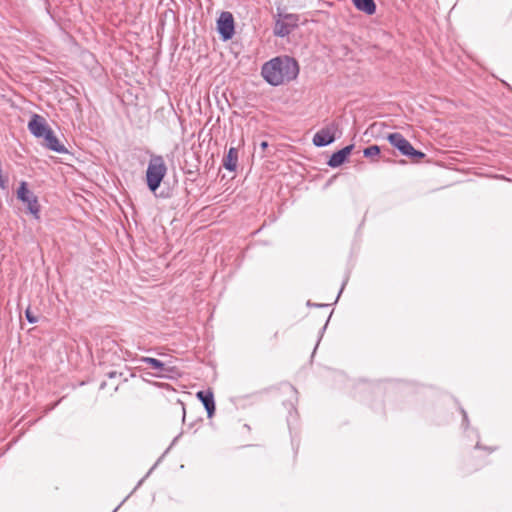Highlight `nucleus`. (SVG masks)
I'll return each instance as SVG.
<instances>
[{
	"label": "nucleus",
	"mask_w": 512,
	"mask_h": 512,
	"mask_svg": "<svg viewBox=\"0 0 512 512\" xmlns=\"http://www.w3.org/2000/svg\"><path fill=\"white\" fill-rule=\"evenodd\" d=\"M261 74L269 84L278 86L294 80L299 74V66L291 57H276L263 65Z\"/></svg>",
	"instance_id": "nucleus-1"
},
{
	"label": "nucleus",
	"mask_w": 512,
	"mask_h": 512,
	"mask_svg": "<svg viewBox=\"0 0 512 512\" xmlns=\"http://www.w3.org/2000/svg\"><path fill=\"white\" fill-rule=\"evenodd\" d=\"M166 173L167 166L164 158L161 155H152L146 171L147 186L152 192L159 188Z\"/></svg>",
	"instance_id": "nucleus-2"
},
{
	"label": "nucleus",
	"mask_w": 512,
	"mask_h": 512,
	"mask_svg": "<svg viewBox=\"0 0 512 512\" xmlns=\"http://www.w3.org/2000/svg\"><path fill=\"white\" fill-rule=\"evenodd\" d=\"M387 139L392 146L397 148L401 154L407 157H410L414 160H420L425 157V154L416 150L401 133H391L387 136Z\"/></svg>",
	"instance_id": "nucleus-3"
},
{
	"label": "nucleus",
	"mask_w": 512,
	"mask_h": 512,
	"mask_svg": "<svg viewBox=\"0 0 512 512\" xmlns=\"http://www.w3.org/2000/svg\"><path fill=\"white\" fill-rule=\"evenodd\" d=\"M17 198L26 204L28 211L36 218H39L40 205L37 196L28 189L27 183L22 181L17 189Z\"/></svg>",
	"instance_id": "nucleus-4"
},
{
	"label": "nucleus",
	"mask_w": 512,
	"mask_h": 512,
	"mask_svg": "<svg viewBox=\"0 0 512 512\" xmlns=\"http://www.w3.org/2000/svg\"><path fill=\"white\" fill-rule=\"evenodd\" d=\"M298 20V16L295 14L280 15L274 26V34L279 37L289 35L297 26Z\"/></svg>",
	"instance_id": "nucleus-5"
},
{
	"label": "nucleus",
	"mask_w": 512,
	"mask_h": 512,
	"mask_svg": "<svg viewBox=\"0 0 512 512\" xmlns=\"http://www.w3.org/2000/svg\"><path fill=\"white\" fill-rule=\"evenodd\" d=\"M338 130V124L333 122L320 129L313 137V144L317 147H324L335 141V133Z\"/></svg>",
	"instance_id": "nucleus-6"
},
{
	"label": "nucleus",
	"mask_w": 512,
	"mask_h": 512,
	"mask_svg": "<svg viewBox=\"0 0 512 512\" xmlns=\"http://www.w3.org/2000/svg\"><path fill=\"white\" fill-rule=\"evenodd\" d=\"M218 32L223 40H229L234 35V18L230 12H222L217 20Z\"/></svg>",
	"instance_id": "nucleus-7"
},
{
	"label": "nucleus",
	"mask_w": 512,
	"mask_h": 512,
	"mask_svg": "<svg viewBox=\"0 0 512 512\" xmlns=\"http://www.w3.org/2000/svg\"><path fill=\"white\" fill-rule=\"evenodd\" d=\"M29 131L36 137H44V135L51 129L46 124L43 117L34 114L28 123Z\"/></svg>",
	"instance_id": "nucleus-8"
},
{
	"label": "nucleus",
	"mask_w": 512,
	"mask_h": 512,
	"mask_svg": "<svg viewBox=\"0 0 512 512\" xmlns=\"http://www.w3.org/2000/svg\"><path fill=\"white\" fill-rule=\"evenodd\" d=\"M353 147V145H348L340 149L339 151L333 153L330 159L328 160V165L332 168H336L342 165L346 161L347 157L350 155Z\"/></svg>",
	"instance_id": "nucleus-9"
},
{
	"label": "nucleus",
	"mask_w": 512,
	"mask_h": 512,
	"mask_svg": "<svg viewBox=\"0 0 512 512\" xmlns=\"http://www.w3.org/2000/svg\"><path fill=\"white\" fill-rule=\"evenodd\" d=\"M141 362L147 363L152 366V368L159 371L158 374L155 376L157 377H164L167 373L173 372L174 368L170 366H166L165 363L161 362L160 360L152 357H142L140 359Z\"/></svg>",
	"instance_id": "nucleus-10"
},
{
	"label": "nucleus",
	"mask_w": 512,
	"mask_h": 512,
	"mask_svg": "<svg viewBox=\"0 0 512 512\" xmlns=\"http://www.w3.org/2000/svg\"><path fill=\"white\" fill-rule=\"evenodd\" d=\"M197 398L202 402L204 405L208 417H212V415L215 412V402L213 393L211 391H199L197 392Z\"/></svg>",
	"instance_id": "nucleus-11"
},
{
	"label": "nucleus",
	"mask_w": 512,
	"mask_h": 512,
	"mask_svg": "<svg viewBox=\"0 0 512 512\" xmlns=\"http://www.w3.org/2000/svg\"><path fill=\"white\" fill-rule=\"evenodd\" d=\"M43 138L45 139L46 147L50 150L57 153H64L67 151L64 145L60 144L59 140L51 129L44 135Z\"/></svg>",
	"instance_id": "nucleus-12"
},
{
	"label": "nucleus",
	"mask_w": 512,
	"mask_h": 512,
	"mask_svg": "<svg viewBox=\"0 0 512 512\" xmlns=\"http://www.w3.org/2000/svg\"><path fill=\"white\" fill-rule=\"evenodd\" d=\"M238 163V150L235 147H231L228 153L224 156L222 165L229 171H235Z\"/></svg>",
	"instance_id": "nucleus-13"
},
{
	"label": "nucleus",
	"mask_w": 512,
	"mask_h": 512,
	"mask_svg": "<svg viewBox=\"0 0 512 512\" xmlns=\"http://www.w3.org/2000/svg\"><path fill=\"white\" fill-rule=\"evenodd\" d=\"M354 6L368 15H373L376 12V5L374 0H352Z\"/></svg>",
	"instance_id": "nucleus-14"
},
{
	"label": "nucleus",
	"mask_w": 512,
	"mask_h": 512,
	"mask_svg": "<svg viewBox=\"0 0 512 512\" xmlns=\"http://www.w3.org/2000/svg\"><path fill=\"white\" fill-rule=\"evenodd\" d=\"M380 153V147L377 145H371L364 149L363 154L365 157L370 158L373 156H377Z\"/></svg>",
	"instance_id": "nucleus-15"
},
{
	"label": "nucleus",
	"mask_w": 512,
	"mask_h": 512,
	"mask_svg": "<svg viewBox=\"0 0 512 512\" xmlns=\"http://www.w3.org/2000/svg\"><path fill=\"white\" fill-rule=\"evenodd\" d=\"M25 315H26V319L30 323H36L37 322V317L33 315V313L30 311V309L26 310Z\"/></svg>",
	"instance_id": "nucleus-16"
},
{
	"label": "nucleus",
	"mask_w": 512,
	"mask_h": 512,
	"mask_svg": "<svg viewBox=\"0 0 512 512\" xmlns=\"http://www.w3.org/2000/svg\"><path fill=\"white\" fill-rule=\"evenodd\" d=\"M6 184H7V179L3 177L2 175V169L0 170V187L2 189H5L6 188Z\"/></svg>",
	"instance_id": "nucleus-17"
},
{
	"label": "nucleus",
	"mask_w": 512,
	"mask_h": 512,
	"mask_svg": "<svg viewBox=\"0 0 512 512\" xmlns=\"http://www.w3.org/2000/svg\"><path fill=\"white\" fill-rule=\"evenodd\" d=\"M260 147L262 150H265L268 147V143L266 141L261 142Z\"/></svg>",
	"instance_id": "nucleus-18"
},
{
	"label": "nucleus",
	"mask_w": 512,
	"mask_h": 512,
	"mask_svg": "<svg viewBox=\"0 0 512 512\" xmlns=\"http://www.w3.org/2000/svg\"><path fill=\"white\" fill-rule=\"evenodd\" d=\"M462 413H463V417H464V421H467V414L464 410H462Z\"/></svg>",
	"instance_id": "nucleus-19"
},
{
	"label": "nucleus",
	"mask_w": 512,
	"mask_h": 512,
	"mask_svg": "<svg viewBox=\"0 0 512 512\" xmlns=\"http://www.w3.org/2000/svg\"><path fill=\"white\" fill-rule=\"evenodd\" d=\"M108 375H109L110 378H113V377H115L116 373L115 372H110Z\"/></svg>",
	"instance_id": "nucleus-20"
}]
</instances>
